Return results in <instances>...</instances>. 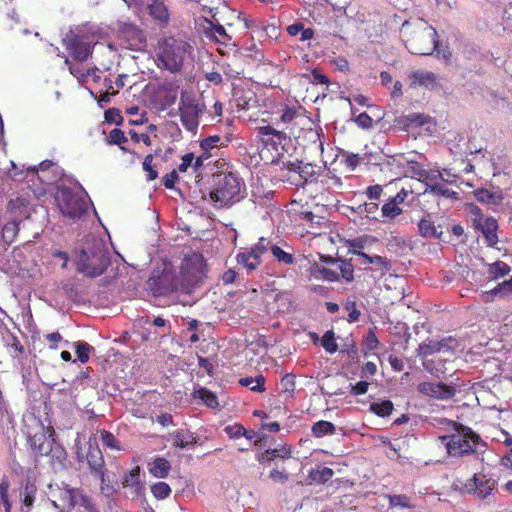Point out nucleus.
I'll return each mask as SVG.
<instances>
[{
  "mask_svg": "<svg viewBox=\"0 0 512 512\" xmlns=\"http://www.w3.org/2000/svg\"><path fill=\"white\" fill-rule=\"evenodd\" d=\"M401 35L406 48L415 55H431L439 45L437 31L423 19H417L415 22L405 21Z\"/></svg>",
  "mask_w": 512,
  "mask_h": 512,
  "instance_id": "nucleus-1",
  "label": "nucleus"
},
{
  "mask_svg": "<svg viewBox=\"0 0 512 512\" xmlns=\"http://www.w3.org/2000/svg\"><path fill=\"white\" fill-rule=\"evenodd\" d=\"M452 431L439 436L450 457L461 458L478 452L479 447H485V442L470 427L452 422Z\"/></svg>",
  "mask_w": 512,
  "mask_h": 512,
  "instance_id": "nucleus-2",
  "label": "nucleus"
},
{
  "mask_svg": "<svg viewBox=\"0 0 512 512\" xmlns=\"http://www.w3.org/2000/svg\"><path fill=\"white\" fill-rule=\"evenodd\" d=\"M110 260L105 244L96 238L88 240L81 248L77 258V270L88 277H97L104 273Z\"/></svg>",
  "mask_w": 512,
  "mask_h": 512,
  "instance_id": "nucleus-3",
  "label": "nucleus"
},
{
  "mask_svg": "<svg viewBox=\"0 0 512 512\" xmlns=\"http://www.w3.org/2000/svg\"><path fill=\"white\" fill-rule=\"evenodd\" d=\"M210 197L218 207L232 206L244 198V182L233 173L215 175Z\"/></svg>",
  "mask_w": 512,
  "mask_h": 512,
  "instance_id": "nucleus-4",
  "label": "nucleus"
},
{
  "mask_svg": "<svg viewBox=\"0 0 512 512\" xmlns=\"http://www.w3.org/2000/svg\"><path fill=\"white\" fill-rule=\"evenodd\" d=\"M191 49V46L182 39L166 37L158 43L157 57L165 69L178 72L185 58L191 54Z\"/></svg>",
  "mask_w": 512,
  "mask_h": 512,
  "instance_id": "nucleus-5",
  "label": "nucleus"
},
{
  "mask_svg": "<svg viewBox=\"0 0 512 512\" xmlns=\"http://www.w3.org/2000/svg\"><path fill=\"white\" fill-rule=\"evenodd\" d=\"M56 200L63 216L74 221L87 213L90 203L85 192H73L67 187L58 190Z\"/></svg>",
  "mask_w": 512,
  "mask_h": 512,
  "instance_id": "nucleus-6",
  "label": "nucleus"
},
{
  "mask_svg": "<svg viewBox=\"0 0 512 512\" xmlns=\"http://www.w3.org/2000/svg\"><path fill=\"white\" fill-rule=\"evenodd\" d=\"M454 486L477 499L485 500L494 495L498 483L491 475L480 472L475 473L466 482H455Z\"/></svg>",
  "mask_w": 512,
  "mask_h": 512,
  "instance_id": "nucleus-7",
  "label": "nucleus"
},
{
  "mask_svg": "<svg viewBox=\"0 0 512 512\" xmlns=\"http://www.w3.org/2000/svg\"><path fill=\"white\" fill-rule=\"evenodd\" d=\"M53 499L52 504L60 512H70L77 504L84 507L87 512H98L89 500L80 495L76 489L68 486L57 487L51 492Z\"/></svg>",
  "mask_w": 512,
  "mask_h": 512,
  "instance_id": "nucleus-8",
  "label": "nucleus"
},
{
  "mask_svg": "<svg viewBox=\"0 0 512 512\" xmlns=\"http://www.w3.org/2000/svg\"><path fill=\"white\" fill-rule=\"evenodd\" d=\"M204 107L199 104L195 95L188 91H182L179 101V113L183 126L194 131L199 125V116L203 113Z\"/></svg>",
  "mask_w": 512,
  "mask_h": 512,
  "instance_id": "nucleus-9",
  "label": "nucleus"
},
{
  "mask_svg": "<svg viewBox=\"0 0 512 512\" xmlns=\"http://www.w3.org/2000/svg\"><path fill=\"white\" fill-rule=\"evenodd\" d=\"M147 283L149 289L157 296L168 295L185 289L184 285L179 282L175 272L167 268L162 272L154 270Z\"/></svg>",
  "mask_w": 512,
  "mask_h": 512,
  "instance_id": "nucleus-10",
  "label": "nucleus"
},
{
  "mask_svg": "<svg viewBox=\"0 0 512 512\" xmlns=\"http://www.w3.org/2000/svg\"><path fill=\"white\" fill-rule=\"evenodd\" d=\"M417 392L424 397H428L438 401H448L452 399L456 393L457 388L453 383L423 381L417 387Z\"/></svg>",
  "mask_w": 512,
  "mask_h": 512,
  "instance_id": "nucleus-11",
  "label": "nucleus"
},
{
  "mask_svg": "<svg viewBox=\"0 0 512 512\" xmlns=\"http://www.w3.org/2000/svg\"><path fill=\"white\" fill-rule=\"evenodd\" d=\"M129 7L132 5L145 8L153 20L160 26L166 27L170 21V13L164 0H123Z\"/></svg>",
  "mask_w": 512,
  "mask_h": 512,
  "instance_id": "nucleus-12",
  "label": "nucleus"
},
{
  "mask_svg": "<svg viewBox=\"0 0 512 512\" xmlns=\"http://www.w3.org/2000/svg\"><path fill=\"white\" fill-rule=\"evenodd\" d=\"M34 432L28 433L29 443L37 455L44 456L49 446L55 441V431L52 426H44L37 422Z\"/></svg>",
  "mask_w": 512,
  "mask_h": 512,
  "instance_id": "nucleus-13",
  "label": "nucleus"
},
{
  "mask_svg": "<svg viewBox=\"0 0 512 512\" xmlns=\"http://www.w3.org/2000/svg\"><path fill=\"white\" fill-rule=\"evenodd\" d=\"M63 41L66 49L70 51L71 56L76 61H85L92 54V43L82 35L70 31Z\"/></svg>",
  "mask_w": 512,
  "mask_h": 512,
  "instance_id": "nucleus-14",
  "label": "nucleus"
},
{
  "mask_svg": "<svg viewBox=\"0 0 512 512\" xmlns=\"http://www.w3.org/2000/svg\"><path fill=\"white\" fill-rule=\"evenodd\" d=\"M119 37L127 47L132 50H140L145 46L146 39L142 30L133 24H124L119 30Z\"/></svg>",
  "mask_w": 512,
  "mask_h": 512,
  "instance_id": "nucleus-15",
  "label": "nucleus"
},
{
  "mask_svg": "<svg viewBox=\"0 0 512 512\" xmlns=\"http://www.w3.org/2000/svg\"><path fill=\"white\" fill-rule=\"evenodd\" d=\"M456 345V340L452 337L442 339L440 341H429L422 343L417 349V355L420 357H427L437 352L452 351Z\"/></svg>",
  "mask_w": 512,
  "mask_h": 512,
  "instance_id": "nucleus-16",
  "label": "nucleus"
},
{
  "mask_svg": "<svg viewBox=\"0 0 512 512\" xmlns=\"http://www.w3.org/2000/svg\"><path fill=\"white\" fill-rule=\"evenodd\" d=\"M473 223L482 232L488 246L494 247L498 243V236L496 234L498 223L495 218L487 217L484 220L474 218Z\"/></svg>",
  "mask_w": 512,
  "mask_h": 512,
  "instance_id": "nucleus-17",
  "label": "nucleus"
},
{
  "mask_svg": "<svg viewBox=\"0 0 512 512\" xmlns=\"http://www.w3.org/2000/svg\"><path fill=\"white\" fill-rule=\"evenodd\" d=\"M122 485L128 496L134 498L142 495L145 487L140 480V468L136 467L129 473H126L123 477Z\"/></svg>",
  "mask_w": 512,
  "mask_h": 512,
  "instance_id": "nucleus-18",
  "label": "nucleus"
},
{
  "mask_svg": "<svg viewBox=\"0 0 512 512\" xmlns=\"http://www.w3.org/2000/svg\"><path fill=\"white\" fill-rule=\"evenodd\" d=\"M410 87H424L432 90L436 86L437 75L430 71L417 70L409 73Z\"/></svg>",
  "mask_w": 512,
  "mask_h": 512,
  "instance_id": "nucleus-19",
  "label": "nucleus"
},
{
  "mask_svg": "<svg viewBox=\"0 0 512 512\" xmlns=\"http://www.w3.org/2000/svg\"><path fill=\"white\" fill-rule=\"evenodd\" d=\"M86 459L91 471L99 475L100 480L104 482V458L100 448L97 445L89 444Z\"/></svg>",
  "mask_w": 512,
  "mask_h": 512,
  "instance_id": "nucleus-20",
  "label": "nucleus"
},
{
  "mask_svg": "<svg viewBox=\"0 0 512 512\" xmlns=\"http://www.w3.org/2000/svg\"><path fill=\"white\" fill-rule=\"evenodd\" d=\"M426 185L425 193H432L436 196H443L450 199H459V193L447 188L443 183L435 180L434 176H426L423 180Z\"/></svg>",
  "mask_w": 512,
  "mask_h": 512,
  "instance_id": "nucleus-21",
  "label": "nucleus"
},
{
  "mask_svg": "<svg viewBox=\"0 0 512 512\" xmlns=\"http://www.w3.org/2000/svg\"><path fill=\"white\" fill-rule=\"evenodd\" d=\"M258 135L261 138V142L265 146H272L273 149H277L278 145L281 144L284 138L282 132L275 130L271 126H262L258 129Z\"/></svg>",
  "mask_w": 512,
  "mask_h": 512,
  "instance_id": "nucleus-22",
  "label": "nucleus"
},
{
  "mask_svg": "<svg viewBox=\"0 0 512 512\" xmlns=\"http://www.w3.org/2000/svg\"><path fill=\"white\" fill-rule=\"evenodd\" d=\"M45 456L50 457L51 463L55 468L63 467L64 463L67 459V453H66L65 449L60 444H58L56 441H54L49 446Z\"/></svg>",
  "mask_w": 512,
  "mask_h": 512,
  "instance_id": "nucleus-23",
  "label": "nucleus"
},
{
  "mask_svg": "<svg viewBox=\"0 0 512 512\" xmlns=\"http://www.w3.org/2000/svg\"><path fill=\"white\" fill-rule=\"evenodd\" d=\"M377 242V239L370 235H363L347 241V247L349 252L358 255L361 250L370 247L372 244Z\"/></svg>",
  "mask_w": 512,
  "mask_h": 512,
  "instance_id": "nucleus-24",
  "label": "nucleus"
},
{
  "mask_svg": "<svg viewBox=\"0 0 512 512\" xmlns=\"http://www.w3.org/2000/svg\"><path fill=\"white\" fill-rule=\"evenodd\" d=\"M237 263L251 272L256 270L261 264V260L256 258L249 249L239 252L236 256Z\"/></svg>",
  "mask_w": 512,
  "mask_h": 512,
  "instance_id": "nucleus-25",
  "label": "nucleus"
},
{
  "mask_svg": "<svg viewBox=\"0 0 512 512\" xmlns=\"http://www.w3.org/2000/svg\"><path fill=\"white\" fill-rule=\"evenodd\" d=\"M291 456V448L287 445L267 449L261 457L258 458L260 462H269L274 458L287 459Z\"/></svg>",
  "mask_w": 512,
  "mask_h": 512,
  "instance_id": "nucleus-26",
  "label": "nucleus"
},
{
  "mask_svg": "<svg viewBox=\"0 0 512 512\" xmlns=\"http://www.w3.org/2000/svg\"><path fill=\"white\" fill-rule=\"evenodd\" d=\"M477 201L488 205H499L503 197L499 192H492L487 189H478L474 192Z\"/></svg>",
  "mask_w": 512,
  "mask_h": 512,
  "instance_id": "nucleus-27",
  "label": "nucleus"
},
{
  "mask_svg": "<svg viewBox=\"0 0 512 512\" xmlns=\"http://www.w3.org/2000/svg\"><path fill=\"white\" fill-rule=\"evenodd\" d=\"M193 397L201 399L202 402L211 409H216L219 406L217 396L212 391L205 387H199L193 391Z\"/></svg>",
  "mask_w": 512,
  "mask_h": 512,
  "instance_id": "nucleus-28",
  "label": "nucleus"
},
{
  "mask_svg": "<svg viewBox=\"0 0 512 512\" xmlns=\"http://www.w3.org/2000/svg\"><path fill=\"white\" fill-rule=\"evenodd\" d=\"M170 469L171 466L168 460L162 457H157L150 467V473L157 478H165Z\"/></svg>",
  "mask_w": 512,
  "mask_h": 512,
  "instance_id": "nucleus-29",
  "label": "nucleus"
},
{
  "mask_svg": "<svg viewBox=\"0 0 512 512\" xmlns=\"http://www.w3.org/2000/svg\"><path fill=\"white\" fill-rule=\"evenodd\" d=\"M271 254L278 263L283 265H292L295 262V257L290 251H285L277 244H272Z\"/></svg>",
  "mask_w": 512,
  "mask_h": 512,
  "instance_id": "nucleus-30",
  "label": "nucleus"
},
{
  "mask_svg": "<svg viewBox=\"0 0 512 512\" xmlns=\"http://www.w3.org/2000/svg\"><path fill=\"white\" fill-rule=\"evenodd\" d=\"M239 384L244 387H249L253 392H264L265 391V378L262 375L256 377H244L239 379Z\"/></svg>",
  "mask_w": 512,
  "mask_h": 512,
  "instance_id": "nucleus-31",
  "label": "nucleus"
},
{
  "mask_svg": "<svg viewBox=\"0 0 512 512\" xmlns=\"http://www.w3.org/2000/svg\"><path fill=\"white\" fill-rule=\"evenodd\" d=\"M509 294H512V277L509 280L503 281L494 289L484 293L487 297L486 301H489L495 296L504 297Z\"/></svg>",
  "mask_w": 512,
  "mask_h": 512,
  "instance_id": "nucleus-32",
  "label": "nucleus"
},
{
  "mask_svg": "<svg viewBox=\"0 0 512 512\" xmlns=\"http://www.w3.org/2000/svg\"><path fill=\"white\" fill-rule=\"evenodd\" d=\"M4 341L6 343V347L8 348L10 355L13 358H18L24 352L23 345L20 343L19 339L12 333H8L6 336H4Z\"/></svg>",
  "mask_w": 512,
  "mask_h": 512,
  "instance_id": "nucleus-33",
  "label": "nucleus"
},
{
  "mask_svg": "<svg viewBox=\"0 0 512 512\" xmlns=\"http://www.w3.org/2000/svg\"><path fill=\"white\" fill-rule=\"evenodd\" d=\"M404 172L407 176H411L419 180H424L426 176H431V174H428L427 171L418 162L414 160L406 161V169L404 170Z\"/></svg>",
  "mask_w": 512,
  "mask_h": 512,
  "instance_id": "nucleus-34",
  "label": "nucleus"
},
{
  "mask_svg": "<svg viewBox=\"0 0 512 512\" xmlns=\"http://www.w3.org/2000/svg\"><path fill=\"white\" fill-rule=\"evenodd\" d=\"M358 256L364 259L362 264H374L379 266L384 271L391 270V263L385 257L379 255L370 256L364 252H358Z\"/></svg>",
  "mask_w": 512,
  "mask_h": 512,
  "instance_id": "nucleus-35",
  "label": "nucleus"
},
{
  "mask_svg": "<svg viewBox=\"0 0 512 512\" xmlns=\"http://www.w3.org/2000/svg\"><path fill=\"white\" fill-rule=\"evenodd\" d=\"M510 271L511 267L503 261H496L488 265V274L493 279H497L505 275H508Z\"/></svg>",
  "mask_w": 512,
  "mask_h": 512,
  "instance_id": "nucleus-36",
  "label": "nucleus"
},
{
  "mask_svg": "<svg viewBox=\"0 0 512 512\" xmlns=\"http://www.w3.org/2000/svg\"><path fill=\"white\" fill-rule=\"evenodd\" d=\"M333 475H334V472L331 468L323 466V467H317L316 469L311 470L309 477L314 482L325 483L328 480H330Z\"/></svg>",
  "mask_w": 512,
  "mask_h": 512,
  "instance_id": "nucleus-37",
  "label": "nucleus"
},
{
  "mask_svg": "<svg viewBox=\"0 0 512 512\" xmlns=\"http://www.w3.org/2000/svg\"><path fill=\"white\" fill-rule=\"evenodd\" d=\"M36 487L30 483L26 482L20 489V497L22 498V503L27 508L31 507L34 499H35Z\"/></svg>",
  "mask_w": 512,
  "mask_h": 512,
  "instance_id": "nucleus-38",
  "label": "nucleus"
},
{
  "mask_svg": "<svg viewBox=\"0 0 512 512\" xmlns=\"http://www.w3.org/2000/svg\"><path fill=\"white\" fill-rule=\"evenodd\" d=\"M272 244L273 243L270 239L261 237L259 238L258 242L249 249V251H251V253L256 258L261 260L263 254H265L268 250L271 251Z\"/></svg>",
  "mask_w": 512,
  "mask_h": 512,
  "instance_id": "nucleus-39",
  "label": "nucleus"
},
{
  "mask_svg": "<svg viewBox=\"0 0 512 512\" xmlns=\"http://www.w3.org/2000/svg\"><path fill=\"white\" fill-rule=\"evenodd\" d=\"M313 435L316 437H323L327 434L335 433V426L329 421H318L312 426Z\"/></svg>",
  "mask_w": 512,
  "mask_h": 512,
  "instance_id": "nucleus-40",
  "label": "nucleus"
},
{
  "mask_svg": "<svg viewBox=\"0 0 512 512\" xmlns=\"http://www.w3.org/2000/svg\"><path fill=\"white\" fill-rule=\"evenodd\" d=\"M8 490L9 482L6 479H3L0 482V512H11Z\"/></svg>",
  "mask_w": 512,
  "mask_h": 512,
  "instance_id": "nucleus-41",
  "label": "nucleus"
},
{
  "mask_svg": "<svg viewBox=\"0 0 512 512\" xmlns=\"http://www.w3.org/2000/svg\"><path fill=\"white\" fill-rule=\"evenodd\" d=\"M370 409L380 417L389 416L393 411V403L390 400L372 403Z\"/></svg>",
  "mask_w": 512,
  "mask_h": 512,
  "instance_id": "nucleus-42",
  "label": "nucleus"
},
{
  "mask_svg": "<svg viewBox=\"0 0 512 512\" xmlns=\"http://www.w3.org/2000/svg\"><path fill=\"white\" fill-rule=\"evenodd\" d=\"M336 268L337 271L339 272L340 278L344 279L347 282L353 281L354 267L350 262L341 259Z\"/></svg>",
  "mask_w": 512,
  "mask_h": 512,
  "instance_id": "nucleus-43",
  "label": "nucleus"
},
{
  "mask_svg": "<svg viewBox=\"0 0 512 512\" xmlns=\"http://www.w3.org/2000/svg\"><path fill=\"white\" fill-rule=\"evenodd\" d=\"M316 274L318 278L326 281L335 282L340 280L339 272L337 268L334 269L328 267L317 266Z\"/></svg>",
  "mask_w": 512,
  "mask_h": 512,
  "instance_id": "nucleus-44",
  "label": "nucleus"
},
{
  "mask_svg": "<svg viewBox=\"0 0 512 512\" xmlns=\"http://www.w3.org/2000/svg\"><path fill=\"white\" fill-rule=\"evenodd\" d=\"M419 232L423 237H436L438 232L434 223L427 218H423L418 223Z\"/></svg>",
  "mask_w": 512,
  "mask_h": 512,
  "instance_id": "nucleus-45",
  "label": "nucleus"
},
{
  "mask_svg": "<svg viewBox=\"0 0 512 512\" xmlns=\"http://www.w3.org/2000/svg\"><path fill=\"white\" fill-rule=\"evenodd\" d=\"M321 344L326 352L333 354L338 350V345L335 340V335L332 330L325 332L321 339Z\"/></svg>",
  "mask_w": 512,
  "mask_h": 512,
  "instance_id": "nucleus-46",
  "label": "nucleus"
},
{
  "mask_svg": "<svg viewBox=\"0 0 512 512\" xmlns=\"http://www.w3.org/2000/svg\"><path fill=\"white\" fill-rule=\"evenodd\" d=\"M299 216L308 223L310 228L321 227L325 221L323 217L315 215L313 212L308 210L300 211Z\"/></svg>",
  "mask_w": 512,
  "mask_h": 512,
  "instance_id": "nucleus-47",
  "label": "nucleus"
},
{
  "mask_svg": "<svg viewBox=\"0 0 512 512\" xmlns=\"http://www.w3.org/2000/svg\"><path fill=\"white\" fill-rule=\"evenodd\" d=\"M65 64L68 66L69 72L79 81L85 82L89 77L90 70H84L82 66L73 64L68 58L65 59Z\"/></svg>",
  "mask_w": 512,
  "mask_h": 512,
  "instance_id": "nucleus-48",
  "label": "nucleus"
},
{
  "mask_svg": "<svg viewBox=\"0 0 512 512\" xmlns=\"http://www.w3.org/2000/svg\"><path fill=\"white\" fill-rule=\"evenodd\" d=\"M19 223L16 221H10L3 227L2 236L6 243H12L18 233Z\"/></svg>",
  "mask_w": 512,
  "mask_h": 512,
  "instance_id": "nucleus-49",
  "label": "nucleus"
},
{
  "mask_svg": "<svg viewBox=\"0 0 512 512\" xmlns=\"http://www.w3.org/2000/svg\"><path fill=\"white\" fill-rule=\"evenodd\" d=\"M193 442H195V437L191 433L184 434L181 432H177L173 437V445L180 449L186 448L189 444H192Z\"/></svg>",
  "mask_w": 512,
  "mask_h": 512,
  "instance_id": "nucleus-50",
  "label": "nucleus"
},
{
  "mask_svg": "<svg viewBox=\"0 0 512 512\" xmlns=\"http://www.w3.org/2000/svg\"><path fill=\"white\" fill-rule=\"evenodd\" d=\"M151 492L155 498L162 500L170 495L171 488L165 482H157L154 485H152Z\"/></svg>",
  "mask_w": 512,
  "mask_h": 512,
  "instance_id": "nucleus-51",
  "label": "nucleus"
},
{
  "mask_svg": "<svg viewBox=\"0 0 512 512\" xmlns=\"http://www.w3.org/2000/svg\"><path fill=\"white\" fill-rule=\"evenodd\" d=\"M74 345L78 360L81 363L88 362L90 351L93 350V348L85 342H75Z\"/></svg>",
  "mask_w": 512,
  "mask_h": 512,
  "instance_id": "nucleus-52",
  "label": "nucleus"
},
{
  "mask_svg": "<svg viewBox=\"0 0 512 512\" xmlns=\"http://www.w3.org/2000/svg\"><path fill=\"white\" fill-rule=\"evenodd\" d=\"M127 142V138L124 134V132L120 129H113L110 131L107 143L112 145H121L122 143ZM121 150L126 151V149L123 146H120Z\"/></svg>",
  "mask_w": 512,
  "mask_h": 512,
  "instance_id": "nucleus-53",
  "label": "nucleus"
},
{
  "mask_svg": "<svg viewBox=\"0 0 512 512\" xmlns=\"http://www.w3.org/2000/svg\"><path fill=\"white\" fill-rule=\"evenodd\" d=\"M402 212L401 208L392 199L382 206V214L388 218H395Z\"/></svg>",
  "mask_w": 512,
  "mask_h": 512,
  "instance_id": "nucleus-54",
  "label": "nucleus"
},
{
  "mask_svg": "<svg viewBox=\"0 0 512 512\" xmlns=\"http://www.w3.org/2000/svg\"><path fill=\"white\" fill-rule=\"evenodd\" d=\"M101 440L104 446L113 450H120V444L117 438L108 431H101Z\"/></svg>",
  "mask_w": 512,
  "mask_h": 512,
  "instance_id": "nucleus-55",
  "label": "nucleus"
},
{
  "mask_svg": "<svg viewBox=\"0 0 512 512\" xmlns=\"http://www.w3.org/2000/svg\"><path fill=\"white\" fill-rule=\"evenodd\" d=\"M153 156L147 155L143 161V170L147 173L146 178L148 181H153L158 177V172L152 167Z\"/></svg>",
  "mask_w": 512,
  "mask_h": 512,
  "instance_id": "nucleus-56",
  "label": "nucleus"
},
{
  "mask_svg": "<svg viewBox=\"0 0 512 512\" xmlns=\"http://www.w3.org/2000/svg\"><path fill=\"white\" fill-rule=\"evenodd\" d=\"M389 504L391 507L411 508L409 498L405 495L389 496Z\"/></svg>",
  "mask_w": 512,
  "mask_h": 512,
  "instance_id": "nucleus-57",
  "label": "nucleus"
},
{
  "mask_svg": "<svg viewBox=\"0 0 512 512\" xmlns=\"http://www.w3.org/2000/svg\"><path fill=\"white\" fill-rule=\"evenodd\" d=\"M225 432L231 438H239L242 436H247V430L240 424L228 425L225 427Z\"/></svg>",
  "mask_w": 512,
  "mask_h": 512,
  "instance_id": "nucleus-58",
  "label": "nucleus"
},
{
  "mask_svg": "<svg viewBox=\"0 0 512 512\" xmlns=\"http://www.w3.org/2000/svg\"><path fill=\"white\" fill-rule=\"evenodd\" d=\"M377 210L378 204L374 202H365L363 204L358 205V207L356 208L357 213H359L360 215H366L367 217L373 215Z\"/></svg>",
  "mask_w": 512,
  "mask_h": 512,
  "instance_id": "nucleus-59",
  "label": "nucleus"
},
{
  "mask_svg": "<svg viewBox=\"0 0 512 512\" xmlns=\"http://www.w3.org/2000/svg\"><path fill=\"white\" fill-rule=\"evenodd\" d=\"M345 309L349 312L348 313V321L349 322H356V321H358L361 313L357 309L355 301H348L345 304Z\"/></svg>",
  "mask_w": 512,
  "mask_h": 512,
  "instance_id": "nucleus-60",
  "label": "nucleus"
},
{
  "mask_svg": "<svg viewBox=\"0 0 512 512\" xmlns=\"http://www.w3.org/2000/svg\"><path fill=\"white\" fill-rule=\"evenodd\" d=\"M213 34L218 42L226 44L231 40V37L226 33L225 28L222 25H216L213 28Z\"/></svg>",
  "mask_w": 512,
  "mask_h": 512,
  "instance_id": "nucleus-61",
  "label": "nucleus"
},
{
  "mask_svg": "<svg viewBox=\"0 0 512 512\" xmlns=\"http://www.w3.org/2000/svg\"><path fill=\"white\" fill-rule=\"evenodd\" d=\"M303 77L307 78L313 84H328V78L319 73L317 70H313L311 74H304Z\"/></svg>",
  "mask_w": 512,
  "mask_h": 512,
  "instance_id": "nucleus-62",
  "label": "nucleus"
},
{
  "mask_svg": "<svg viewBox=\"0 0 512 512\" xmlns=\"http://www.w3.org/2000/svg\"><path fill=\"white\" fill-rule=\"evenodd\" d=\"M269 478L275 483L284 484L288 480V474L285 470L273 469L269 474Z\"/></svg>",
  "mask_w": 512,
  "mask_h": 512,
  "instance_id": "nucleus-63",
  "label": "nucleus"
},
{
  "mask_svg": "<svg viewBox=\"0 0 512 512\" xmlns=\"http://www.w3.org/2000/svg\"><path fill=\"white\" fill-rule=\"evenodd\" d=\"M220 141L219 136H210L201 141L200 146L204 150V153H208V151L214 148L217 143Z\"/></svg>",
  "mask_w": 512,
  "mask_h": 512,
  "instance_id": "nucleus-64",
  "label": "nucleus"
}]
</instances>
